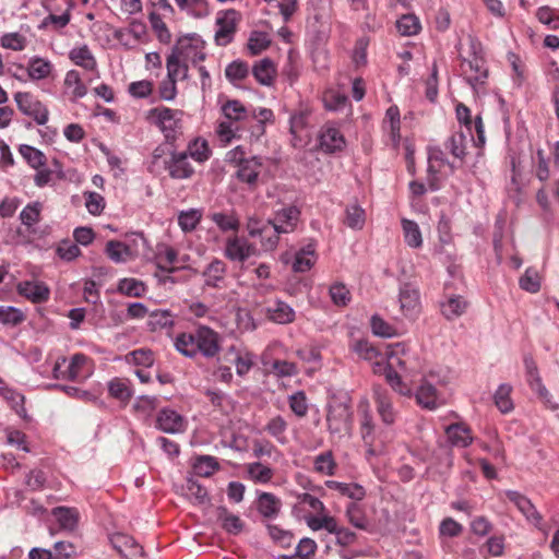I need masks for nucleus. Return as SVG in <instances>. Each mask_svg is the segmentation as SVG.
I'll use <instances>...</instances> for the list:
<instances>
[{
  "instance_id": "40",
  "label": "nucleus",
  "mask_w": 559,
  "mask_h": 559,
  "mask_svg": "<svg viewBox=\"0 0 559 559\" xmlns=\"http://www.w3.org/2000/svg\"><path fill=\"white\" fill-rule=\"evenodd\" d=\"M466 135L462 132L453 133L448 140L445 146L456 159H462L465 155Z\"/></svg>"
},
{
  "instance_id": "57",
  "label": "nucleus",
  "mask_w": 559,
  "mask_h": 559,
  "mask_svg": "<svg viewBox=\"0 0 559 559\" xmlns=\"http://www.w3.org/2000/svg\"><path fill=\"white\" fill-rule=\"evenodd\" d=\"M24 320L21 310L14 307H0V322L9 325H17Z\"/></svg>"
},
{
  "instance_id": "36",
  "label": "nucleus",
  "mask_w": 559,
  "mask_h": 559,
  "mask_svg": "<svg viewBox=\"0 0 559 559\" xmlns=\"http://www.w3.org/2000/svg\"><path fill=\"white\" fill-rule=\"evenodd\" d=\"M374 395H376V403H377L378 412H379L383 423L386 425L393 424L394 412L392 408L391 401L384 393H381L378 390L374 391Z\"/></svg>"
},
{
  "instance_id": "6",
  "label": "nucleus",
  "mask_w": 559,
  "mask_h": 559,
  "mask_svg": "<svg viewBox=\"0 0 559 559\" xmlns=\"http://www.w3.org/2000/svg\"><path fill=\"white\" fill-rule=\"evenodd\" d=\"M14 100L19 110L25 116L32 117L37 124H45L48 121L49 111L47 107L28 92H17Z\"/></svg>"
},
{
  "instance_id": "15",
  "label": "nucleus",
  "mask_w": 559,
  "mask_h": 559,
  "mask_svg": "<svg viewBox=\"0 0 559 559\" xmlns=\"http://www.w3.org/2000/svg\"><path fill=\"white\" fill-rule=\"evenodd\" d=\"M17 292L33 302H43L49 298V289L43 283L21 282L17 285Z\"/></svg>"
},
{
  "instance_id": "17",
  "label": "nucleus",
  "mask_w": 559,
  "mask_h": 559,
  "mask_svg": "<svg viewBox=\"0 0 559 559\" xmlns=\"http://www.w3.org/2000/svg\"><path fill=\"white\" fill-rule=\"evenodd\" d=\"M252 74L260 84L272 85L276 74L274 62L270 58L258 61L252 68Z\"/></svg>"
},
{
  "instance_id": "44",
  "label": "nucleus",
  "mask_w": 559,
  "mask_h": 559,
  "mask_svg": "<svg viewBox=\"0 0 559 559\" xmlns=\"http://www.w3.org/2000/svg\"><path fill=\"white\" fill-rule=\"evenodd\" d=\"M222 111L226 119L234 121L242 120L247 114L246 107L237 99L227 100L223 105Z\"/></svg>"
},
{
  "instance_id": "12",
  "label": "nucleus",
  "mask_w": 559,
  "mask_h": 559,
  "mask_svg": "<svg viewBox=\"0 0 559 559\" xmlns=\"http://www.w3.org/2000/svg\"><path fill=\"white\" fill-rule=\"evenodd\" d=\"M507 497L510 501H512L518 509L521 511V513L528 520L534 523L535 526H539L542 522V515L536 510L535 506L532 503V501L521 495L518 491L509 490L507 491Z\"/></svg>"
},
{
  "instance_id": "31",
  "label": "nucleus",
  "mask_w": 559,
  "mask_h": 559,
  "mask_svg": "<svg viewBox=\"0 0 559 559\" xmlns=\"http://www.w3.org/2000/svg\"><path fill=\"white\" fill-rule=\"evenodd\" d=\"M345 224L355 230H360L365 226L366 213L362 207L357 204L348 205L346 207Z\"/></svg>"
},
{
  "instance_id": "26",
  "label": "nucleus",
  "mask_w": 559,
  "mask_h": 559,
  "mask_svg": "<svg viewBox=\"0 0 559 559\" xmlns=\"http://www.w3.org/2000/svg\"><path fill=\"white\" fill-rule=\"evenodd\" d=\"M402 228L405 242L412 248H419L423 245V237L419 226L416 222L402 218Z\"/></svg>"
},
{
  "instance_id": "14",
  "label": "nucleus",
  "mask_w": 559,
  "mask_h": 559,
  "mask_svg": "<svg viewBox=\"0 0 559 559\" xmlns=\"http://www.w3.org/2000/svg\"><path fill=\"white\" fill-rule=\"evenodd\" d=\"M157 427L167 433L180 432L183 429V419L171 409H162L157 416Z\"/></svg>"
},
{
  "instance_id": "10",
  "label": "nucleus",
  "mask_w": 559,
  "mask_h": 559,
  "mask_svg": "<svg viewBox=\"0 0 559 559\" xmlns=\"http://www.w3.org/2000/svg\"><path fill=\"white\" fill-rule=\"evenodd\" d=\"M400 308L407 318H414L420 312L419 290L412 284L406 283L400 288Z\"/></svg>"
},
{
  "instance_id": "33",
  "label": "nucleus",
  "mask_w": 559,
  "mask_h": 559,
  "mask_svg": "<svg viewBox=\"0 0 559 559\" xmlns=\"http://www.w3.org/2000/svg\"><path fill=\"white\" fill-rule=\"evenodd\" d=\"M186 496L193 499L198 504H204L210 501L206 489L193 477L187 479Z\"/></svg>"
},
{
  "instance_id": "7",
  "label": "nucleus",
  "mask_w": 559,
  "mask_h": 559,
  "mask_svg": "<svg viewBox=\"0 0 559 559\" xmlns=\"http://www.w3.org/2000/svg\"><path fill=\"white\" fill-rule=\"evenodd\" d=\"M353 413L345 402H334L328 409V427L332 433L348 432L352 426Z\"/></svg>"
},
{
  "instance_id": "58",
  "label": "nucleus",
  "mask_w": 559,
  "mask_h": 559,
  "mask_svg": "<svg viewBox=\"0 0 559 559\" xmlns=\"http://www.w3.org/2000/svg\"><path fill=\"white\" fill-rule=\"evenodd\" d=\"M248 473L253 480L260 483H267L273 476L272 469L261 463L250 464L248 466Z\"/></svg>"
},
{
  "instance_id": "50",
  "label": "nucleus",
  "mask_w": 559,
  "mask_h": 559,
  "mask_svg": "<svg viewBox=\"0 0 559 559\" xmlns=\"http://www.w3.org/2000/svg\"><path fill=\"white\" fill-rule=\"evenodd\" d=\"M114 546L121 554H122V547H126V548H129L132 550V556L142 557L144 555L143 548L131 536L117 535L114 539Z\"/></svg>"
},
{
  "instance_id": "27",
  "label": "nucleus",
  "mask_w": 559,
  "mask_h": 559,
  "mask_svg": "<svg viewBox=\"0 0 559 559\" xmlns=\"http://www.w3.org/2000/svg\"><path fill=\"white\" fill-rule=\"evenodd\" d=\"M447 435L453 445L465 448L472 442L468 428L460 424L450 425Z\"/></svg>"
},
{
  "instance_id": "60",
  "label": "nucleus",
  "mask_w": 559,
  "mask_h": 559,
  "mask_svg": "<svg viewBox=\"0 0 559 559\" xmlns=\"http://www.w3.org/2000/svg\"><path fill=\"white\" fill-rule=\"evenodd\" d=\"M330 296L336 306H346L350 299L349 290L342 283H336L330 287Z\"/></svg>"
},
{
  "instance_id": "5",
  "label": "nucleus",
  "mask_w": 559,
  "mask_h": 559,
  "mask_svg": "<svg viewBox=\"0 0 559 559\" xmlns=\"http://www.w3.org/2000/svg\"><path fill=\"white\" fill-rule=\"evenodd\" d=\"M182 111L168 107H156L148 111L147 118L162 129L167 140L174 139L180 128Z\"/></svg>"
},
{
  "instance_id": "64",
  "label": "nucleus",
  "mask_w": 559,
  "mask_h": 559,
  "mask_svg": "<svg viewBox=\"0 0 559 559\" xmlns=\"http://www.w3.org/2000/svg\"><path fill=\"white\" fill-rule=\"evenodd\" d=\"M317 550V544L311 538H301L296 547V556L300 559H309L314 555Z\"/></svg>"
},
{
  "instance_id": "61",
  "label": "nucleus",
  "mask_w": 559,
  "mask_h": 559,
  "mask_svg": "<svg viewBox=\"0 0 559 559\" xmlns=\"http://www.w3.org/2000/svg\"><path fill=\"white\" fill-rule=\"evenodd\" d=\"M26 39L19 33L4 34L1 37V46L7 49L21 51L25 48Z\"/></svg>"
},
{
  "instance_id": "55",
  "label": "nucleus",
  "mask_w": 559,
  "mask_h": 559,
  "mask_svg": "<svg viewBox=\"0 0 559 559\" xmlns=\"http://www.w3.org/2000/svg\"><path fill=\"white\" fill-rule=\"evenodd\" d=\"M201 219V214L197 210L181 212L178 217V224L183 231L193 230Z\"/></svg>"
},
{
  "instance_id": "20",
  "label": "nucleus",
  "mask_w": 559,
  "mask_h": 559,
  "mask_svg": "<svg viewBox=\"0 0 559 559\" xmlns=\"http://www.w3.org/2000/svg\"><path fill=\"white\" fill-rule=\"evenodd\" d=\"M52 514L57 518L60 530L73 532L79 523V513L75 509L67 507H57L52 509Z\"/></svg>"
},
{
  "instance_id": "3",
  "label": "nucleus",
  "mask_w": 559,
  "mask_h": 559,
  "mask_svg": "<svg viewBox=\"0 0 559 559\" xmlns=\"http://www.w3.org/2000/svg\"><path fill=\"white\" fill-rule=\"evenodd\" d=\"M471 50L473 59L462 60V72L466 75L468 84L475 87L477 84H483L487 78V69L485 68V60L479 56L481 50L480 43L471 38Z\"/></svg>"
},
{
  "instance_id": "22",
  "label": "nucleus",
  "mask_w": 559,
  "mask_h": 559,
  "mask_svg": "<svg viewBox=\"0 0 559 559\" xmlns=\"http://www.w3.org/2000/svg\"><path fill=\"white\" fill-rule=\"evenodd\" d=\"M258 511L267 519L277 516L281 510V501L273 493L262 492L258 498Z\"/></svg>"
},
{
  "instance_id": "63",
  "label": "nucleus",
  "mask_w": 559,
  "mask_h": 559,
  "mask_svg": "<svg viewBox=\"0 0 559 559\" xmlns=\"http://www.w3.org/2000/svg\"><path fill=\"white\" fill-rule=\"evenodd\" d=\"M58 255L67 261H72L76 257L80 255L81 250L76 243H73L70 240H63L57 248Z\"/></svg>"
},
{
  "instance_id": "49",
  "label": "nucleus",
  "mask_w": 559,
  "mask_h": 559,
  "mask_svg": "<svg viewBox=\"0 0 559 559\" xmlns=\"http://www.w3.org/2000/svg\"><path fill=\"white\" fill-rule=\"evenodd\" d=\"M64 85L69 88L74 87L72 94L75 98H81L86 95L87 90L82 83L80 73L76 70L68 71L64 79Z\"/></svg>"
},
{
  "instance_id": "62",
  "label": "nucleus",
  "mask_w": 559,
  "mask_h": 559,
  "mask_svg": "<svg viewBox=\"0 0 559 559\" xmlns=\"http://www.w3.org/2000/svg\"><path fill=\"white\" fill-rule=\"evenodd\" d=\"M289 406L297 416H305L308 412L306 394L302 391H298L290 395Z\"/></svg>"
},
{
  "instance_id": "35",
  "label": "nucleus",
  "mask_w": 559,
  "mask_h": 559,
  "mask_svg": "<svg viewBox=\"0 0 559 559\" xmlns=\"http://www.w3.org/2000/svg\"><path fill=\"white\" fill-rule=\"evenodd\" d=\"M226 272V265L221 260H214L209 264L204 272V276H206V285L217 287L218 282L224 278V274Z\"/></svg>"
},
{
  "instance_id": "38",
  "label": "nucleus",
  "mask_w": 559,
  "mask_h": 559,
  "mask_svg": "<svg viewBox=\"0 0 559 559\" xmlns=\"http://www.w3.org/2000/svg\"><path fill=\"white\" fill-rule=\"evenodd\" d=\"M105 252L107 257L116 263L126 262L128 259L131 258L128 254V251H126L124 243L119 240H109L106 243Z\"/></svg>"
},
{
  "instance_id": "2",
  "label": "nucleus",
  "mask_w": 559,
  "mask_h": 559,
  "mask_svg": "<svg viewBox=\"0 0 559 559\" xmlns=\"http://www.w3.org/2000/svg\"><path fill=\"white\" fill-rule=\"evenodd\" d=\"M210 156L209 144L204 139H195L188 146V152L173 155L174 168L170 169V175H175L177 171H182V175H193L194 169L190 167L188 157L202 163Z\"/></svg>"
},
{
  "instance_id": "24",
  "label": "nucleus",
  "mask_w": 559,
  "mask_h": 559,
  "mask_svg": "<svg viewBox=\"0 0 559 559\" xmlns=\"http://www.w3.org/2000/svg\"><path fill=\"white\" fill-rule=\"evenodd\" d=\"M52 70L50 61L39 57L32 58L28 62L27 73L32 80H43L49 76Z\"/></svg>"
},
{
  "instance_id": "1",
  "label": "nucleus",
  "mask_w": 559,
  "mask_h": 559,
  "mask_svg": "<svg viewBox=\"0 0 559 559\" xmlns=\"http://www.w3.org/2000/svg\"><path fill=\"white\" fill-rule=\"evenodd\" d=\"M300 211L294 205L277 211L274 219L270 224L272 225L271 228L274 231V235L267 237L265 242H263V248L265 250L275 249L278 242V235L293 231L297 226Z\"/></svg>"
},
{
  "instance_id": "37",
  "label": "nucleus",
  "mask_w": 559,
  "mask_h": 559,
  "mask_svg": "<svg viewBox=\"0 0 559 559\" xmlns=\"http://www.w3.org/2000/svg\"><path fill=\"white\" fill-rule=\"evenodd\" d=\"M176 349L187 357L197 355V345L194 342V333H181L175 342Z\"/></svg>"
},
{
  "instance_id": "4",
  "label": "nucleus",
  "mask_w": 559,
  "mask_h": 559,
  "mask_svg": "<svg viewBox=\"0 0 559 559\" xmlns=\"http://www.w3.org/2000/svg\"><path fill=\"white\" fill-rule=\"evenodd\" d=\"M195 39V35L185 36L179 38L177 44L171 50V53L167 58L166 67H167V76L169 80L177 81V78L182 71V76H187L188 66L186 63H181L180 60L183 57H188L189 50L192 49V40Z\"/></svg>"
},
{
  "instance_id": "54",
  "label": "nucleus",
  "mask_w": 559,
  "mask_h": 559,
  "mask_svg": "<svg viewBox=\"0 0 559 559\" xmlns=\"http://www.w3.org/2000/svg\"><path fill=\"white\" fill-rule=\"evenodd\" d=\"M85 206L92 215H99L105 207L104 198L92 191L84 192Z\"/></svg>"
},
{
  "instance_id": "46",
  "label": "nucleus",
  "mask_w": 559,
  "mask_h": 559,
  "mask_svg": "<svg viewBox=\"0 0 559 559\" xmlns=\"http://www.w3.org/2000/svg\"><path fill=\"white\" fill-rule=\"evenodd\" d=\"M271 44L267 34L263 32H252L248 40V49L252 56H257L265 50Z\"/></svg>"
},
{
  "instance_id": "47",
  "label": "nucleus",
  "mask_w": 559,
  "mask_h": 559,
  "mask_svg": "<svg viewBox=\"0 0 559 559\" xmlns=\"http://www.w3.org/2000/svg\"><path fill=\"white\" fill-rule=\"evenodd\" d=\"M118 290L131 297H141L145 290L144 284L134 278H122L119 281Z\"/></svg>"
},
{
  "instance_id": "52",
  "label": "nucleus",
  "mask_w": 559,
  "mask_h": 559,
  "mask_svg": "<svg viewBox=\"0 0 559 559\" xmlns=\"http://www.w3.org/2000/svg\"><path fill=\"white\" fill-rule=\"evenodd\" d=\"M148 19L153 29L157 33L159 41L164 44L169 43L171 35L160 15L153 11L150 13Z\"/></svg>"
},
{
  "instance_id": "42",
  "label": "nucleus",
  "mask_w": 559,
  "mask_h": 559,
  "mask_svg": "<svg viewBox=\"0 0 559 559\" xmlns=\"http://www.w3.org/2000/svg\"><path fill=\"white\" fill-rule=\"evenodd\" d=\"M23 158L35 169L45 165L46 157L45 155L37 148L23 144L19 148Z\"/></svg>"
},
{
  "instance_id": "16",
  "label": "nucleus",
  "mask_w": 559,
  "mask_h": 559,
  "mask_svg": "<svg viewBox=\"0 0 559 559\" xmlns=\"http://www.w3.org/2000/svg\"><path fill=\"white\" fill-rule=\"evenodd\" d=\"M216 519L228 534L238 535L243 530L240 518L230 513L225 507L216 508Z\"/></svg>"
},
{
  "instance_id": "45",
  "label": "nucleus",
  "mask_w": 559,
  "mask_h": 559,
  "mask_svg": "<svg viewBox=\"0 0 559 559\" xmlns=\"http://www.w3.org/2000/svg\"><path fill=\"white\" fill-rule=\"evenodd\" d=\"M519 285L523 290L537 293L540 289V277L536 270L530 267L520 277Z\"/></svg>"
},
{
  "instance_id": "21",
  "label": "nucleus",
  "mask_w": 559,
  "mask_h": 559,
  "mask_svg": "<svg viewBox=\"0 0 559 559\" xmlns=\"http://www.w3.org/2000/svg\"><path fill=\"white\" fill-rule=\"evenodd\" d=\"M468 304L461 296H450L447 301L441 302V312L447 320H454L461 317L467 308Z\"/></svg>"
},
{
  "instance_id": "53",
  "label": "nucleus",
  "mask_w": 559,
  "mask_h": 559,
  "mask_svg": "<svg viewBox=\"0 0 559 559\" xmlns=\"http://www.w3.org/2000/svg\"><path fill=\"white\" fill-rule=\"evenodd\" d=\"M108 390L112 397L122 402L128 401L131 397V390L122 379L116 378L111 380L108 384Z\"/></svg>"
},
{
  "instance_id": "41",
  "label": "nucleus",
  "mask_w": 559,
  "mask_h": 559,
  "mask_svg": "<svg viewBox=\"0 0 559 559\" xmlns=\"http://www.w3.org/2000/svg\"><path fill=\"white\" fill-rule=\"evenodd\" d=\"M248 74L249 66L241 60L230 62L225 69V75L231 83L245 80Z\"/></svg>"
},
{
  "instance_id": "28",
  "label": "nucleus",
  "mask_w": 559,
  "mask_h": 559,
  "mask_svg": "<svg viewBox=\"0 0 559 559\" xmlns=\"http://www.w3.org/2000/svg\"><path fill=\"white\" fill-rule=\"evenodd\" d=\"M416 400L423 407L427 409H435L437 407L436 388L428 382H424L416 393Z\"/></svg>"
},
{
  "instance_id": "9",
  "label": "nucleus",
  "mask_w": 559,
  "mask_h": 559,
  "mask_svg": "<svg viewBox=\"0 0 559 559\" xmlns=\"http://www.w3.org/2000/svg\"><path fill=\"white\" fill-rule=\"evenodd\" d=\"M218 334L207 326H200L194 332L197 353L200 352L207 358L214 357L218 353Z\"/></svg>"
},
{
  "instance_id": "51",
  "label": "nucleus",
  "mask_w": 559,
  "mask_h": 559,
  "mask_svg": "<svg viewBox=\"0 0 559 559\" xmlns=\"http://www.w3.org/2000/svg\"><path fill=\"white\" fill-rule=\"evenodd\" d=\"M370 324L372 333L377 336L392 337L396 335L395 329L377 314L371 317Z\"/></svg>"
},
{
  "instance_id": "13",
  "label": "nucleus",
  "mask_w": 559,
  "mask_h": 559,
  "mask_svg": "<svg viewBox=\"0 0 559 559\" xmlns=\"http://www.w3.org/2000/svg\"><path fill=\"white\" fill-rule=\"evenodd\" d=\"M319 140L321 148L328 153L340 151L345 145L344 136L338 129L332 126H325L320 133Z\"/></svg>"
},
{
  "instance_id": "43",
  "label": "nucleus",
  "mask_w": 559,
  "mask_h": 559,
  "mask_svg": "<svg viewBox=\"0 0 559 559\" xmlns=\"http://www.w3.org/2000/svg\"><path fill=\"white\" fill-rule=\"evenodd\" d=\"M397 31L403 36L416 35L420 29L419 20L413 14H405L396 22Z\"/></svg>"
},
{
  "instance_id": "30",
  "label": "nucleus",
  "mask_w": 559,
  "mask_h": 559,
  "mask_svg": "<svg viewBox=\"0 0 559 559\" xmlns=\"http://www.w3.org/2000/svg\"><path fill=\"white\" fill-rule=\"evenodd\" d=\"M173 324V316L168 310H154L148 313L147 326L151 331L169 328Z\"/></svg>"
},
{
  "instance_id": "56",
  "label": "nucleus",
  "mask_w": 559,
  "mask_h": 559,
  "mask_svg": "<svg viewBox=\"0 0 559 559\" xmlns=\"http://www.w3.org/2000/svg\"><path fill=\"white\" fill-rule=\"evenodd\" d=\"M40 217V209L39 204L35 203L33 205L28 204L23 209V211L20 214V219L23 225L27 227L29 230L34 224H36L39 221Z\"/></svg>"
},
{
  "instance_id": "19",
  "label": "nucleus",
  "mask_w": 559,
  "mask_h": 559,
  "mask_svg": "<svg viewBox=\"0 0 559 559\" xmlns=\"http://www.w3.org/2000/svg\"><path fill=\"white\" fill-rule=\"evenodd\" d=\"M266 316L275 323L286 324L294 321L295 311L286 302L277 300L266 308Z\"/></svg>"
},
{
  "instance_id": "25",
  "label": "nucleus",
  "mask_w": 559,
  "mask_h": 559,
  "mask_svg": "<svg viewBox=\"0 0 559 559\" xmlns=\"http://www.w3.org/2000/svg\"><path fill=\"white\" fill-rule=\"evenodd\" d=\"M429 167H428V174L429 175H436L437 173L445 171L444 167L447 166L450 171L455 170V166L453 164H450L445 159V154L440 148H432L429 152Z\"/></svg>"
},
{
  "instance_id": "59",
  "label": "nucleus",
  "mask_w": 559,
  "mask_h": 559,
  "mask_svg": "<svg viewBox=\"0 0 559 559\" xmlns=\"http://www.w3.org/2000/svg\"><path fill=\"white\" fill-rule=\"evenodd\" d=\"M267 531L271 538L278 543L282 547H290L293 543V534L288 531H284L276 525L269 524Z\"/></svg>"
},
{
  "instance_id": "48",
  "label": "nucleus",
  "mask_w": 559,
  "mask_h": 559,
  "mask_svg": "<svg viewBox=\"0 0 559 559\" xmlns=\"http://www.w3.org/2000/svg\"><path fill=\"white\" fill-rule=\"evenodd\" d=\"M0 394L12 405L16 414L25 417L24 396L7 386L0 388Z\"/></svg>"
},
{
  "instance_id": "32",
  "label": "nucleus",
  "mask_w": 559,
  "mask_h": 559,
  "mask_svg": "<svg viewBox=\"0 0 559 559\" xmlns=\"http://www.w3.org/2000/svg\"><path fill=\"white\" fill-rule=\"evenodd\" d=\"M524 365H525L526 373L528 376L530 385L534 390H536L539 393V395H542V396L546 395L548 392H547L546 388L543 386V384H542V379L538 374V369H537V366H536L534 359L531 356H526L524 358Z\"/></svg>"
},
{
  "instance_id": "34",
  "label": "nucleus",
  "mask_w": 559,
  "mask_h": 559,
  "mask_svg": "<svg viewBox=\"0 0 559 559\" xmlns=\"http://www.w3.org/2000/svg\"><path fill=\"white\" fill-rule=\"evenodd\" d=\"M511 391V385L503 383L499 385L493 395L496 406L503 414H507L513 409V403L510 399Z\"/></svg>"
},
{
  "instance_id": "18",
  "label": "nucleus",
  "mask_w": 559,
  "mask_h": 559,
  "mask_svg": "<svg viewBox=\"0 0 559 559\" xmlns=\"http://www.w3.org/2000/svg\"><path fill=\"white\" fill-rule=\"evenodd\" d=\"M126 246V251L131 258L135 257H144L148 258L151 253V248L148 247L147 240L141 233H133L128 236L127 240L123 242Z\"/></svg>"
},
{
  "instance_id": "39",
  "label": "nucleus",
  "mask_w": 559,
  "mask_h": 559,
  "mask_svg": "<svg viewBox=\"0 0 559 559\" xmlns=\"http://www.w3.org/2000/svg\"><path fill=\"white\" fill-rule=\"evenodd\" d=\"M218 468V463L213 456H199L193 464L195 475L201 477L211 476Z\"/></svg>"
},
{
  "instance_id": "11",
  "label": "nucleus",
  "mask_w": 559,
  "mask_h": 559,
  "mask_svg": "<svg viewBox=\"0 0 559 559\" xmlns=\"http://www.w3.org/2000/svg\"><path fill=\"white\" fill-rule=\"evenodd\" d=\"M255 252V248L247 239L233 237L226 242L225 254L233 261H245Z\"/></svg>"
},
{
  "instance_id": "23",
  "label": "nucleus",
  "mask_w": 559,
  "mask_h": 559,
  "mask_svg": "<svg viewBox=\"0 0 559 559\" xmlns=\"http://www.w3.org/2000/svg\"><path fill=\"white\" fill-rule=\"evenodd\" d=\"M69 58L76 66L82 67L85 70L92 71L96 69V59L86 45L71 49Z\"/></svg>"
},
{
  "instance_id": "29",
  "label": "nucleus",
  "mask_w": 559,
  "mask_h": 559,
  "mask_svg": "<svg viewBox=\"0 0 559 559\" xmlns=\"http://www.w3.org/2000/svg\"><path fill=\"white\" fill-rule=\"evenodd\" d=\"M326 486L330 489L337 490L344 496H347L350 499L354 500H361L365 497V490L361 486L357 484H345V483H338L335 480H329L326 481Z\"/></svg>"
},
{
  "instance_id": "8",
  "label": "nucleus",
  "mask_w": 559,
  "mask_h": 559,
  "mask_svg": "<svg viewBox=\"0 0 559 559\" xmlns=\"http://www.w3.org/2000/svg\"><path fill=\"white\" fill-rule=\"evenodd\" d=\"M238 20L239 13L234 9L218 13L216 19L217 31L214 36L218 46H226L233 40Z\"/></svg>"
}]
</instances>
